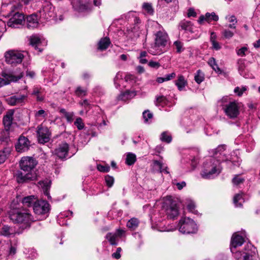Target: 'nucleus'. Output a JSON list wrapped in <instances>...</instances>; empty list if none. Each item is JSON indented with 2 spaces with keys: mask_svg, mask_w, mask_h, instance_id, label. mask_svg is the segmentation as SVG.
I'll use <instances>...</instances> for the list:
<instances>
[{
  "mask_svg": "<svg viewBox=\"0 0 260 260\" xmlns=\"http://www.w3.org/2000/svg\"><path fill=\"white\" fill-rule=\"evenodd\" d=\"M10 218L14 223L21 225L22 229L29 228L35 220L26 210H15L10 212Z\"/></svg>",
  "mask_w": 260,
  "mask_h": 260,
  "instance_id": "1",
  "label": "nucleus"
},
{
  "mask_svg": "<svg viewBox=\"0 0 260 260\" xmlns=\"http://www.w3.org/2000/svg\"><path fill=\"white\" fill-rule=\"evenodd\" d=\"M226 160L222 158V160L217 159L214 157H210L203 164V169L201 173L202 177L204 178H210L214 175H218L220 173V164L221 161Z\"/></svg>",
  "mask_w": 260,
  "mask_h": 260,
  "instance_id": "2",
  "label": "nucleus"
},
{
  "mask_svg": "<svg viewBox=\"0 0 260 260\" xmlns=\"http://www.w3.org/2000/svg\"><path fill=\"white\" fill-rule=\"evenodd\" d=\"M218 103L229 118L235 119L239 115L240 106L236 101H231L229 97L225 96L219 101Z\"/></svg>",
  "mask_w": 260,
  "mask_h": 260,
  "instance_id": "3",
  "label": "nucleus"
},
{
  "mask_svg": "<svg viewBox=\"0 0 260 260\" xmlns=\"http://www.w3.org/2000/svg\"><path fill=\"white\" fill-rule=\"evenodd\" d=\"M154 35L155 37L154 44L151 46L148 52L152 55L160 54L162 52L161 48L166 46L169 37L164 29L158 30Z\"/></svg>",
  "mask_w": 260,
  "mask_h": 260,
  "instance_id": "4",
  "label": "nucleus"
},
{
  "mask_svg": "<svg viewBox=\"0 0 260 260\" xmlns=\"http://www.w3.org/2000/svg\"><path fill=\"white\" fill-rule=\"evenodd\" d=\"M164 207L168 218L174 219L179 215V207L177 201L174 200L171 196L165 198Z\"/></svg>",
  "mask_w": 260,
  "mask_h": 260,
  "instance_id": "5",
  "label": "nucleus"
},
{
  "mask_svg": "<svg viewBox=\"0 0 260 260\" xmlns=\"http://www.w3.org/2000/svg\"><path fill=\"white\" fill-rule=\"evenodd\" d=\"M179 230L183 234H192L197 231V226L190 218L182 217L179 222Z\"/></svg>",
  "mask_w": 260,
  "mask_h": 260,
  "instance_id": "6",
  "label": "nucleus"
},
{
  "mask_svg": "<svg viewBox=\"0 0 260 260\" xmlns=\"http://www.w3.org/2000/svg\"><path fill=\"white\" fill-rule=\"evenodd\" d=\"M257 252L256 248L251 243H247L242 252L236 253L237 260H253Z\"/></svg>",
  "mask_w": 260,
  "mask_h": 260,
  "instance_id": "7",
  "label": "nucleus"
},
{
  "mask_svg": "<svg viewBox=\"0 0 260 260\" xmlns=\"http://www.w3.org/2000/svg\"><path fill=\"white\" fill-rule=\"evenodd\" d=\"M5 58L7 63L12 66H16L22 62L24 55L19 51L11 50L6 52Z\"/></svg>",
  "mask_w": 260,
  "mask_h": 260,
  "instance_id": "8",
  "label": "nucleus"
},
{
  "mask_svg": "<svg viewBox=\"0 0 260 260\" xmlns=\"http://www.w3.org/2000/svg\"><path fill=\"white\" fill-rule=\"evenodd\" d=\"M14 113V110H10L6 112L3 117V123L5 129L3 130V132L5 134L6 138L8 136V132L12 131L13 125L16 124L15 122H13Z\"/></svg>",
  "mask_w": 260,
  "mask_h": 260,
  "instance_id": "9",
  "label": "nucleus"
},
{
  "mask_svg": "<svg viewBox=\"0 0 260 260\" xmlns=\"http://www.w3.org/2000/svg\"><path fill=\"white\" fill-rule=\"evenodd\" d=\"M23 76L21 71H4L2 73V76L4 78L7 85L13 82H15L21 79Z\"/></svg>",
  "mask_w": 260,
  "mask_h": 260,
  "instance_id": "10",
  "label": "nucleus"
},
{
  "mask_svg": "<svg viewBox=\"0 0 260 260\" xmlns=\"http://www.w3.org/2000/svg\"><path fill=\"white\" fill-rule=\"evenodd\" d=\"M37 160L32 157H23L20 161V167L24 171H30L37 165Z\"/></svg>",
  "mask_w": 260,
  "mask_h": 260,
  "instance_id": "11",
  "label": "nucleus"
},
{
  "mask_svg": "<svg viewBox=\"0 0 260 260\" xmlns=\"http://www.w3.org/2000/svg\"><path fill=\"white\" fill-rule=\"evenodd\" d=\"M40 17L44 20H48L53 16V8L48 2L44 3L42 8L39 12Z\"/></svg>",
  "mask_w": 260,
  "mask_h": 260,
  "instance_id": "12",
  "label": "nucleus"
},
{
  "mask_svg": "<svg viewBox=\"0 0 260 260\" xmlns=\"http://www.w3.org/2000/svg\"><path fill=\"white\" fill-rule=\"evenodd\" d=\"M34 212L38 215L45 214L49 211V203L44 200L37 201L33 207Z\"/></svg>",
  "mask_w": 260,
  "mask_h": 260,
  "instance_id": "13",
  "label": "nucleus"
},
{
  "mask_svg": "<svg viewBox=\"0 0 260 260\" xmlns=\"http://www.w3.org/2000/svg\"><path fill=\"white\" fill-rule=\"evenodd\" d=\"M38 139L40 143H45L50 140V133L47 127L40 125L38 127Z\"/></svg>",
  "mask_w": 260,
  "mask_h": 260,
  "instance_id": "14",
  "label": "nucleus"
},
{
  "mask_svg": "<svg viewBox=\"0 0 260 260\" xmlns=\"http://www.w3.org/2000/svg\"><path fill=\"white\" fill-rule=\"evenodd\" d=\"M24 20V15L18 12H15L7 22V25L9 27H17Z\"/></svg>",
  "mask_w": 260,
  "mask_h": 260,
  "instance_id": "15",
  "label": "nucleus"
},
{
  "mask_svg": "<svg viewBox=\"0 0 260 260\" xmlns=\"http://www.w3.org/2000/svg\"><path fill=\"white\" fill-rule=\"evenodd\" d=\"M17 181L19 183L28 182L30 181L37 180L38 177L36 174L27 173L23 174L22 172H18L16 174Z\"/></svg>",
  "mask_w": 260,
  "mask_h": 260,
  "instance_id": "16",
  "label": "nucleus"
},
{
  "mask_svg": "<svg viewBox=\"0 0 260 260\" xmlns=\"http://www.w3.org/2000/svg\"><path fill=\"white\" fill-rule=\"evenodd\" d=\"M30 146L28 139L24 136H20L16 145V149L19 152H22L27 151Z\"/></svg>",
  "mask_w": 260,
  "mask_h": 260,
  "instance_id": "17",
  "label": "nucleus"
},
{
  "mask_svg": "<svg viewBox=\"0 0 260 260\" xmlns=\"http://www.w3.org/2000/svg\"><path fill=\"white\" fill-rule=\"evenodd\" d=\"M39 25L38 16L37 14H32L26 18V26L28 29H34Z\"/></svg>",
  "mask_w": 260,
  "mask_h": 260,
  "instance_id": "18",
  "label": "nucleus"
},
{
  "mask_svg": "<svg viewBox=\"0 0 260 260\" xmlns=\"http://www.w3.org/2000/svg\"><path fill=\"white\" fill-rule=\"evenodd\" d=\"M244 240L242 236L234 234L232 236L231 242V250L234 253L237 247L241 246L244 243Z\"/></svg>",
  "mask_w": 260,
  "mask_h": 260,
  "instance_id": "19",
  "label": "nucleus"
},
{
  "mask_svg": "<svg viewBox=\"0 0 260 260\" xmlns=\"http://www.w3.org/2000/svg\"><path fill=\"white\" fill-rule=\"evenodd\" d=\"M68 151L69 145L66 143L60 144L55 150L56 154L60 158H64L67 155Z\"/></svg>",
  "mask_w": 260,
  "mask_h": 260,
  "instance_id": "20",
  "label": "nucleus"
},
{
  "mask_svg": "<svg viewBox=\"0 0 260 260\" xmlns=\"http://www.w3.org/2000/svg\"><path fill=\"white\" fill-rule=\"evenodd\" d=\"M74 7L79 12H84L90 10L91 6L88 0H79Z\"/></svg>",
  "mask_w": 260,
  "mask_h": 260,
  "instance_id": "21",
  "label": "nucleus"
},
{
  "mask_svg": "<svg viewBox=\"0 0 260 260\" xmlns=\"http://www.w3.org/2000/svg\"><path fill=\"white\" fill-rule=\"evenodd\" d=\"M218 19V16L214 12L211 13H206L205 15H201L200 17L198 22L201 24L204 21H206L208 22H211L212 20L217 21Z\"/></svg>",
  "mask_w": 260,
  "mask_h": 260,
  "instance_id": "22",
  "label": "nucleus"
},
{
  "mask_svg": "<svg viewBox=\"0 0 260 260\" xmlns=\"http://www.w3.org/2000/svg\"><path fill=\"white\" fill-rule=\"evenodd\" d=\"M16 233L15 230L8 225H3L0 226V234L5 237L14 236Z\"/></svg>",
  "mask_w": 260,
  "mask_h": 260,
  "instance_id": "23",
  "label": "nucleus"
},
{
  "mask_svg": "<svg viewBox=\"0 0 260 260\" xmlns=\"http://www.w3.org/2000/svg\"><path fill=\"white\" fill-rule=\"evenodd\" d=\"M26 98L25 95H17L9 98L8 99L9 104L14 106L22 104Z\"/></svg>",
  "mask_w": 260,
  "mask_h": 260,
  "instance_id": "24",
  "label": "nucleus"
},
{
  "mask_svg": "<svg viewBox=\"0 0 260 260\" xmlns=\"http://www.w3.org/2000/svg\"><path fill=\"white\" fill-rule=\"evenodd\" d=\"M40 186L42 188L44 194L48 197V199H50L51 197L49 193V189L51 185V181L48 180L43 181H40L38 182Z\"/></svg>",
  "mask_w": 260,
  "mask_h": 260,
  "instance_id": "25",
  "label": "nucleus"
},
{
  "mask_svg": "<svg viewBox=\"0 0 260 260\" xmlns=\"http://www.w3.org/2000/svg\"><path fill=\"white\" fill-rule=\"evenodd\" d=\"M30 44L35 48L36 50H38L39 52L42 51V49L39 48L41 44L40 38L37 35H32L29 39Z\"/></svg>",
  "mask_w": 260,
  "mask_h": 260,
  "instance_id": "26",
  "label": "nucleus"
},
{
  "mask_svg": "<svg viewBox=\"0 0 260 260\" xmlns=\"http://www.w3.org/2000/svg\"><path fill=\"white\" fill-rule=\"evenodd\" d=\"M38 200L35 196H29L23 198L22 203L24 206L30 207L35 204Z\"/></svg>",
  "mask_w": 260,
  "mask_h": 260,
  "instance_id": "27",
  "label": "nucleus"
},
{
  "mask_svg": "<svg viewBox=\"0 0 260 260\" xmlns=\"http://www.w3.org/2000/svg\"><path fill=\"white\" fill-rule=\"evenodd\" d=\"M151 170L153 172L162 173L164 171L162 163L160 161L153 160L151 165Z\"/></svg>",
  "mask_w": 260,
  "mask_h": 260,
  "instance_id": "28",
  "label": "nucleus"
},
{
  "mask_svg": "<svg viewBox=\"0 0 260 260\" xmlns=\"http://www.w3.org/2000/svg\"><path fill=\"white\" fill-rule=\"evenodd\" d=\"M179 26L182 30L187 32H193V25L189 21H182L179 23Z\"/></svg>",
  "mask_w": 260,
  "mask_h": 260,
  "instance_id": "29",
  "label": "nucleus"
},
{
  "mask_svg": "<svg viewBox=\"0 0 260 260\" xmlns=\"http://www.w3.org/2000/svg\"><path fill=\"white\" fill-rule=\"evenodd\" d=\"M136 95L135 91H126L119 95L118 99L120 100L125 101L133 98Z\"/></svg>",
  "mask_w": 260,
  "mask_h": 260,
  "instance_id": "30",
  "label": "nucleus"
},
{
  "mask_svg": "<svg viewBox=\"0 0 260 260\" xmlns=\"http://www.w3.org/2000/svg\"><path fill=\"white\" fill-rule=\"evenodd\" d=\"M106 238L108 240L111 245H117L118 240L116 234L108 233L106 236Z\"/></svg>",
  "mask_w": 260,
  "mask_h": 260,
  "instance_id": "31",
  "label": "nucleus"
},
{
  "mask_svg": "<svg viewBox=\"0 0 260 260\" xmlns=\"http://www.w3.org/2000/svg\"><path fill=\"white\" fill-rule=\"evenodd\" d=\"M10 152L11 148L9 147H5L0 151V164L5 162Z\"/></svg>",
  "mask_w": 260,
  "mask_h": 260,
  "instance_id": "32",
  "label": "nucleus"
},
{
  "mask_svg": "<svg viewBox=\"0 0 260 260\" xmlns=\"http://www.w3.org/2000/svg\"><path fill=\"white\" fill-rule=\"evenodd\" d=\"M110 44V41L109 38H104L102 39L99 43V49L104 50L106 49Z\"/></svg>",
  "mask_w": 260,
  "mask_h": 260,
  "instance_id": "33",
  "label": "nucleus"
},
{
  "mask_svg": "<svg viewBox=\"0 0 260 260\" xmlns=\"http://www.w3.org/2000/svg\"><path fill=\"white\" fill-rule=\"evenodd\" d=\"M175 84L178 87L179 90H182L186 84V81H185L184 76L182 75H179L178 79L176 81Z\"/></svg>",
  "mask_w": 260,
  "mask_h": 260,
  "instance_id": "34",
  "label": "nucleus"
},
{
  "mask_svg": "<svg viewBox=\"0 0 260 260\" xmlns=\"http://www.w3.org/2000/svg\"><path fill=\"white\" fill-rule=\"evenodd\" d=\"M139 220L136 218H132L129 219L127 223V226L131 230H135L139 225Z\"/></svg>",
  "mask_w": 260,
  "mask_h": 260,
  "instance_id": "35",
  "label": "nucleus"
},
{
  "mask_svg": "<svg viewBox=\"0 0 260 260\" xmlns=\"http://www.w3.org/2000/svg\"><path fill=\"white\" fill-rule=\"evenodd\" d=\"M233 202L236 207H241L242 205V203L244 202L242 194L238 193L236 194L234 197Z\"/></svg>",
  "mask_w": 260,
  "mask_h": 260,
  "instance_id": "36",
  "label": "nucleus"
},
{
  "mask_svg": "<svg viewBox=\"0 0 260 260\" xmlns=\"http://www.w3.org/2000/svg\"><path fill=\"white\" fill-rule=\"evenodd\" d=\"M136 160V156L132 153H128L125 159V163L129 166L133 165Z\"/></svg>",
  "mask_w": 260,
  "mask_h": 260,
  "instance_id": "37",
  "label": "nucleus"
},
{
  "mask_svg": "<svg viewBox=\"0 0 260 260\" xmlns=\"http://www.w3.org/2000/svg\"><path fill=\"white\" fill-rule=\"evenodd\" d=\"M168 102V100L166 97L161 95L158 96L156 99L155 104L157 106H164L167 105Z\"/></svg>",
  "mask_w": 260,
  "mask_h": 260,
  "instance_id": "38",
  "label": "nucleus"
},
{
  "mask_svg": "<svg viewBox=\"0 0 260 260\" xmlns=\"http://www.w3.org/2000/svg\"><path fill=\"white\" fill-rule=\"evenodd\" d=\"M209 64L212 67V68L217 73H221V71L220 68L218 67L215 59L213 57H211L208 61Z\"/></svg>",
  "mask_w": 260,
  "mask_h": 260,
  "instance_id": "39",
  "label": "nucleus"
},
{
  "mask_svg": "<svg viewBox=\"0 0 260 260\" xmlns=\"http://www.w3.org/2000/svg\"><path fill=\"white\" fill-rule=\"evenodd\" d=\"M148 25L150 28L153 31H156V32H157L158 30H160V29H164L157 21H151L149 23Z\"/></svg>",
  "mask_w": 260,
  "mask_h": 260,
  "instance_id": "40",
  "label": "nucleus"
},
{
  "mask_svg": "<svg viewBox=\"0 0 260 260\" xmlns=\"http://www.w3.org/2000/svg\"><path fill=\"white\" fill-rule=\"evenodd\" d=\"M160 139L162 142H165L167 143H170L172 141L171 136L167 132L162 133Z\"/></svg>",
  "mask_w": 260,
  "mask_h": 260,
  "instance_id": "41",
  "label": "nucleus"
},
{
  "mask_svg": "<svg viewBox=\"0 0 260 260\" xmlns=\"http://www.w3.org/2000/svg\"><path fill=\"white\" fill-rule=\"evenodd\" d=\"M204 79V74L202 72H201L200 70H198L197 71V74L194 76V80H195L196 82L197 83L200 84L202 81H203Z\"/></svg>",
  "mask_w": 260,
  "mask_h": 260,
  "instance_id": "42",
  "label": "nucleus"
},
{
  "mask_svg": "<svg viewBox=\"0 0 260 260\" xmlns=\"http://www.w3.org/2000/svg\"><path fill=\"white\" fill-rule=\"evenodd\" d=\"M75 94L78 96H83L86 95L87 93V89L82 88L81 86H78L75 90Z\"/></svg>",
  "mask_w": 260,
  "mask_h": 260,
  "instance_id": "43",
  "label": "nucleus"
},
{
  "mask_svg": "<svg viewBox=\"0 0 260 260\" xmlns=\"http://www.w3.org/2000/svg\"><path fill=\"white\" fill-rule=\"evenodd\" d=\"M125 81L130 84H134L136 82V77L132 74H127L124 77Z\"/></svg>",
  "mask_w": 260,
  "mask_h": 260,
  "instance_id": "44",
  "label": "nucleus"
},
{
  "mask_svg": "<svg viewBox=\"0 0 260 260\" xmlns=\"http://www.w3.org/2000/svg\"><path fill=\"white\" fill-rule=\"evenodd\" d=\"M74 124L79 130L82 129L84 127V124L83 122L82 119L80 117H78L76 119Z\"/></svg>",
  "mask_w": 260,
  "mask_h": 260,
  "instance_id": "45",
  "label": "nucleus"
},
{
  "mask_svg": "<svg viewBox=\"0 0 260 260\" xmlns=\"http://www.w3.org/2000/svg\"><path fill=\"white\" fill-rule=\"evenodd\" d=\"M174 45L175 46L176 51L178 53H180L183 50V44L179 41L174 42Z\"/></svg>",
  "mask_w": 260,
  "mask_h": 260,
  "instance_id": "46",
  "label": "nucleus"
},
{
  "mask_svg": "<svg viewBox=\"0 0 260 260\" xmlns=\"http://www.w3.org/2000/svg\"><path fill=\"white\" fill-rule=\"evenodd\" d=\"M138 58L139 59L140 63L142 64L146 63V52L145 51H141Z\"/></svg>",
  "mask_w": 260,
  "mask_h": 260,
  "instance_id": "47",
  "label": "nucleus"
},
{
  "mask_svg": "<svg viewBox=\"0 0 260 260\" xmlns=\"http://www.w3.org/2000/svg\"><path fill=\"white\" fill-rule=\"evenodd\" d=\"M246 90L247 88L245 86H243L242 87H237L234 89V92L238 96H241L243 92Z\"/></svg>",
  "mask_w": 260,
  "mask_h": 260,
  "instance_id": "48",
  "label": "nucleus"
},
{
  "mask_svg": "<svg viewBox=\"0 0 260 260\" xmlns=\"http://www.w3.org/2000/svg\"><path fill=\"white\" fill-rule=\"evenodd\" d=\"M105 181L107 185L109 187H111L114 183V179L113 177L107 175L105 177Z\"/></svg>",
  "mask_w": 260,
  "mask_h": 260,
  "instance_id": "49",
  "label": "nucleus"
},
{
  "mask_svg": "<svg viewBox=\"0 0 260 260\" xmlns=\"http://www.w3.org/2000/svg\"><path fill=\"white\" fill-rule=\"evenodd\" d=\"M151 229L153 230H157L160 232H162L165 231L163 229V228L161 226L160 223H153L152 221L151 222Z\"/></svg>",
  "mask_w": 260,
  "mask_h": 260,
  "instance_id": "50",
  "label": "nucleus"
},
{
  "mask_svg": "<svg viewBox=\"0 0 260 260\" xmlns=\"http://www.w3.org/2000/svg\"><path fill=\"white\" fill-rule=\"evenodd\" d=\"M225 145H219L217 147V148H216L215 149L214 154L217 155L218 153L220 155H222L223 152L225 150Z\"/></svg>",
  "mask_w": 260,
  "mask_h": 260,
  "instance_id": "51",
  "label": "nucleus"
},
{
  "mask_svg": "<svg viewBox=\"0 0 260 260\" xmlns=\"http://www.w3.org/2000/svg\"><path fill=\"white\" fill-rule=\"evenodd\" d=\"M47 114L45 111V110L41 109L36 112L35 117L37 118H45L47 116Z\"/></svg>",
  "mask_w": 260,
  "mask_h": 260,
  "instance_id": "52",
  "label": "nucleus"
},
{
  "mask_svg": "<svg viewBox=\"0 0 260 260\" xmlns=\"http://www.w3.org/2000/svg\"><path fill=\"white\" fill-rule=\"evenodd\" d=\"M222 35L224 38L230 39L234 36V33L230 30L225 29L223 31Z\"/></svg>",
  "mask_w": 260,
  "mask_h": 260,
  "instance_id": "53",
  "label": "nucleus"
},
{
  "mask_svg": "<svg viewBox=\"0 0 260 260\" xmlns=\"http://www.w3.org/2000/svg\"><path fill=\"white\" fill-rule=\"evenodd\" d=\"M244 179L240 177L239 176H236L233 179V183L236 185H238L243 183Z\"/></svg>",
  "mask_w": 260,
  "mask_h": 260,
  "instance_id": "54",
  "label": "nucleus"
},
{
  "mask_svg": "<svg viewBox=\"0 0 260 260\" xmlns=\"http://www.w3.org/2000/svg\"><path fill=\"white\" fill-rule=\"evenodd\" d=\"M248 49L246 47H243L238 50H237V54L239 56H245V52L247 51Z\"/></svg>",
  "mask_w": 260,
  "mask_h": 260,
  "instance_id": "55",
  "label": "nucleus"
},
{
  "mask_svg": "<svg viewBox=\"0 0 260 260\" xmlns=\"http://www.w3.org/2000/svg\"><path fill=\"white\" fill-rule=\"evenodd\" d=\"M238 69L240 73L242 74V72L244 71L245 68V63L243 60L239 59L238 61Z\"/></svg>",
  "mask_w": 260,
  "mask_h": 260,
  "instance_id": "56",
  "label": "nucleus"
},
{
  "mask_svg": "<svg viewBox=\"0 0 260 260\" xmlns=\"http://www.w3.org/2000/svg\"><path fill=\"white\" fill-rule=\"evenodd\" d=\"M148 64L150 67L155 69H158L160 66L158 62L152 60L150 61Z\"/></svg>",
  "mask_w": 260,
  "mask_h": 260,
  "instance_id": "57",
  "label": "nucleus"
},
{
  "mask_svg": "<svg viewBox=\"0 0 260 260\" xmlns=\"http://www.w3.org/2000/svg\"><path fill=\"white\" fill-rule=\"evenodd\" d=\"M98 170L102 172H108L110 171L109 166H104L102 165H98L97 166Z\"/></svg>",
  "mask_w": 260,
  "mask_h": 260,
  "instance_id": "58",
  "label": "nucleus"
},
{
  "mask_svg": "<svg viewBox=\"0 0 260 260\" xmlns=\"http://www.w3.org/2000/svg\"><path fill=\"white\" fill-rule=\"evenodd\" d=\"M225 19L232 23H237V20L234 15H228L225 17Z\"/></svg>",
  "mask_w": 260,
  "mask_h": 260,
  "instance_id": "59",
  "label": "nucleus"
},
{
  "mask_svg": "<svg viewBox=\"0 0 260 260\" xmlns=\"http://www.w3.org/2000/svg\"><path fill=\"white\" fill-rule=\"evenodd\" d=\"M154 14V9L151 4L147 3V16H153Z\"/></svg>",
  "mask_w": 260,
  "mask_h": 260,
  "instance_id": "60",
  "label": "nucleus"
},
{
  "mask_svg": "<svg viewBox=\"0 0 260 260\" xmlns=\"http://www.w3.org/2000/svg\"><path fill=\"white\" fill-rule=\"evenodd\" d=\"M74 113L73 112H68L66 113L64 117L66 118L67 120L69 122H72L73 120Z\"/></svg>",
  "mask_w": 260,
  "mask_h": 260,
  "instance_id": "61",
  "label": "nucleus"
},
{
  "mask_svg": "<svg viewBox=\"0 0 260 260\" xmlns=\"http://www.w3.org/2000/svg\"><path fill=\"white\" fill-rule=\"evenodd\" d=\"M9 137V132H8V136L6 138L5 134L3 132V130L1 132V135H0V140L2 142H8V140Z\"/></svg>",
  "mask_w": 260,
  "mask_h": 260,
  "instance_id": "62",
  "label": "nucleus"
},
{
  "mask_svg": "<svg viewBox=\"0 0 260 260\" xmlns=\"http://www.w3.org/2000/svg\"><path fill=\"white\" fill-rule=\"evenodd\" d=\"M195 207V204L192 201H190L187 205V209L190 212H193Z\"/></svg>",
  "mask_w": 260,
  "mask_h": 260,
  "instance_id": "63",
  "label": "nucleus"
},
{
  "mask_svg": "<svg viewBox=\"0 0 260 260\" xmlns=\"http://www.w3.org/2000/svg\"><path fill=\"white\" fill-rule=\"evenodd\" d=\"M187 15L188 17L192 16L195 17L197 16V13L193 8H189L188 10Z\"/></svg>",
  "mask_w": 260,
  "mask_h": 260,
  "instance_id": "64",
  "label": "nucleus"
}]
</instances>
